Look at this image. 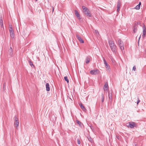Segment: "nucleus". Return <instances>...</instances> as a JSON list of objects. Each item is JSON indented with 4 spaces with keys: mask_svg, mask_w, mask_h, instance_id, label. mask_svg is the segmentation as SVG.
Returning a JSON list of instances; mask_svg holds the SVG:
<instances>
[{
    "mask_svg": "<svg viewBox=\"0 0 146 146\" xmlns=\"http://www.w3.org/2000/svg\"><path fill=\"white\" fill-rule=\"evenodd\" d=\"M108 43L111 51L114 53H115L116 51V46L115 44L114 41L112 40H109Z\"/></svg>",
    "mask_w": 146,
    "mask_h": 146,
    "instance_id": "nucleus-1",
    "label": "nucleus"
},
{
    "mask_svg": "<svg viewBox=\"0 0 146 146\" xmlns=\"http://www.w3.org/2000/svg\"><path fill=\"white\" fill-rule=\"evenodd\" d=\"M118 45L121 50H123L124 49V44L123 42L121 39H119L118 41Z\"/></svg>",
    "mask_w": 146,
    "mask_h": 146,
    "instance_id": "nucleus-2",
    "label": "nucleus"
},
{
    "mask_svg": "<svg viewBox=\"0 0 146 146\" xmlns=\"http://www.w3.org/2000/svg\"><path fill=\"white\" fill-rule=\"evenodd\" d=\"M14 121V124L16 125V127H17L19 125V122L18 120V118L15 115L13 118Z\"/></svg>",
    "mask_w": 146,
    "mask_h": 146,
    "instance_id": "nucleus-3",
    "label": "nucleus"
},
{
    "mask_svg": "<svg viewBox=\"0 0 146 146\" xmlns=\"http://www.w3.org/2000/svg\"><path fill=\"white\" fill-rule=\"evenodd\" d=\"M99 70L97 69H95L94 70H91L90 71V73L92 75H96L99 73Z\"/></svg>",
    "mask_w": 146,
    "mask_h": 146,
    "instance_id": "nucleus-4",
    "label": "nucleus"
},
{
    "mask_svg": "<svg viewBox=\"0 0 146 146\" xmlns=\"http://www.w3.org/2000/svg\"><path fill=\"white\" fill-rule=\"evenodd\" d=\"M129 126L131 128H133L134 127H136L137 125L134 122L131 121L129 123Z\"/></svg>",
    "mask_w": 146,
    "mask_h": 146,
    "instance_id": "nucleus-5",
    "label": "nucleus"
},
{
    "mask_svg": "<svg viewBox=\"0 0 146 146\" xmlns=\"http://www.w3.org/2000/svg\"><path fill=\"white\" fill-rule=\"evenodd\" d=\"M10 35L12 38H14V33L13 30L11 27L10 28V29H9Z\"/></svg>",
    "mask_w": 146,
    "mask_h": 146,
    "instance_id": "nucleus-6",
    "label": "nucleus"
},
{
    "mask_svg": "<svg viewBox=\"0 0 146 146\" xmlns=\"http://www.w3.org/2000/svg\"><path fill=\"white\" fill-rule=\"evenodd\" d=\"M76 37L81 43H84V41L81 37L78 34H76Z\"/></svg>",
    "mask_w": 146,
    "mask_h": 146,
    "instance_id": "nucleus-7",
    "label": "nucleus"
},
{
    "mask_svg": "<svg viewBox=\"0 0 146 146\" xmlns=\"http://www.w3.org/2000/svg\"><path fill=\"white\" fill-rule=\"evenodd\" d=\"M103 59L104 60V64L105 65L106 67L108 70L110 69V66L108 65V63L106 62V61L104 57L103 58Z\"/></svg>",
    "mask_w": 146,
    "mask_h": 146,
    "instance_id": "nucleus-8",
    "label": "nucleus"
},
{
    "mask_svg": "<svg viewBox=\"0 0 146 146\" xmlns=\"http://www.w3.org/2000/svg\"><path fill=\"white\" fill-rule=\"evenodd\" d=\"M75 15L77 17L79 21H80L81 18L80 17V15L79 13L76 10H75Z\"/></svg>",
    "mask_w": 146,
    "mask_h": 146,
    "instance_id": "nucleus-9",
    "label": "nucleus"
},
{
    "mask_svg": "<svg viewBox=\"0 0 146 146\" xmlns=\"http://www.w3.org/2000/svg\"><path fill=\"white\" fill-rule=\"evenodd\" d=\"M143 32L142 34V37L144 38L146 34V29L145 25L143 27Z\"/></svg>",
    "mask_w": 146,
    "mask_h": 146,
    "instance_id": "nucleus-10",
    "label": "nucleus"
},
{
    "mask_svg": "<svg viewBox=\"0 0 146 146\" xmlns=\"http://www.w3.org/2000/svg\"><path fill=\"white\" fill-rule=\"evenodd\" d=\"M139 24L138 22H137V23H135L134 24V25L133 27V32L134 33H135L137 31V25Z\"/></svg>",
    "mask_w": 146,
    "mask_h": 146,
    "instance_id": "nucleus-11",
    "label": "nucleus"
},
{
    "mask_svg": "<svg viewBox=\"0 0 146 146\" xmlns=\"http://www.w3.org/2000/svg\"><path fill=\"white\" fill-rule=\"evenodd\" d=\"M86 16H88V17H91L92 15V14L91 13L90 10L89 9L88 11H86V12H85L84 13Z\"/></svg>",
    "mask_w": 146,
    "mask_h": 146,
    "instance_id": "nucleus-12",
    "label": "nucleus"
},
{
    "mask_svg": "<svg viewBox=\"0 0 146 146\" xmlns=\"http://www.w3.org/2000/svg\"><path fill=\"white\" fill-rule=\"evenodd\" d=\"M8 54L10 56L12 57L13 56V49L11 47H10L8 51Z\"/></svg>",
    "mask_w": 146,
    "mask_h": 146,
    "instance_id": "nucleus-13",
    "label": "nucleus"
},
{
    "mask_svg": "<svg viewBox=\"0 0 146 146\" xmlns=\"http://www.w3.org/2000/svg\"><path fill=\"white\" fill-rule=\"evenodd\" d=\"M103 88L104 91H107L108 90V86L107 82H106L105 83Z\"/></svg>",
    "mask_w": 146,
    "mask_h": 146,
    "instance_id": "nucleus-14",
    "label": "nucleus"
},
{
    "mask_svg": "<svg viewBox=\"0 0 146 146\" xmlns=\"http://www.w3.org/2000/svg\"><path fill=\"white\" fill-rule=\"evenodd\" d=\"M79 105L80 106V108L84 111H86V109L85 107L84 106V105L82 104V103H80L79 104Z\"/></svg>",
    "mask_w": 146,
    "mask_h": 146,
    "instance_id": "nucleus-15",
    "label": "nucleus"
},
{
    "mask_svg": "<svg viewBox=\"0 0 146 146\" xmlns=\"http://www.w3.org/2000/svg\"><path fill=\"white\" fill-rule=\"evenodd\" d=\"M82 8L83 9V12L84 13L85 12H86V11H88V10H89L87 7L84 6H82Z\"/></svg>",
    "mask_w": 146,
    "mask_h": 146,
    "instance_id": "nucleus-16",
    "label": "nucleus"
},
{
    "mask_svg": "<svg viewBox=\"0 0 146 146\" xmlns=\"http://www.w3.org/2000/svg\"><path fill=\"white\" fill-rule=\"evenodd\" d=\"M46 90L47 91L50 90L49 84L48 83H46Z\"/></svg>",
    "mask_w": 146,
    "mask_h": 146,
    "instance_id": "nucleus-17",
    "label": "nucleus"
},
{
    "mask_svg": "<svg viewBox=\"0 0 146 146\" xmlns=\"http://www.w3.org/2000/svg\"><path fill=\"white\" fill-rule=\"evenodd\" d=\"M108 97L109 99L110 102L112 101V96L111 93L110 94L109 92H108Z\"/></svg>",
    "mask_w": 146,
    "mask_h": 146,
    "instance_id": "nucleus-18",
    "label": "nucleus"
},
{
    "mask_svg": "<svg viewBox=\"0 0 146 146\" xmlns=\"http://www.w3.org/2000/svg\"><path fill=\"white\" fill-rule=\"evenodd\" d=\"M90 61V57L89 56H88L86 57V60H85V62L87 64H88L89 63Z\"/></svg>",
    "mask_w": 146,
    "mask_h": 146,
    "instance_id": "nucleus-19",
    "label": "nucleus"
},
{
    "mask_svg": "<svg viewBox=\"0 0 146 146\" xmlns=\"http://www.w3.org/2000/svg\"><path fill=\"white\" fill-rule=\"evenodd\" d=\"M87 138L88 140L91 142H92V141H93V140L92 139V138L90 136H88L87 137Z\"/></svg>",
    "mask_w": 146,
    "mask_h": 146,
    "instance_id": "nucleus-20",
    "label": "nucleus"
},
{
    "mask_svg": "<svg viewBox=\"0 0 146 146\" xmlns=\"http://www.w3.org/2000/svg\"><path fill=\"white\" fill-rule=\"evenodd\" d=\"M29 64L31 65V66L32 67H34L35 66L33 64V62H31V60H29Z\"/></svg>",
    "mask_w": 146,
    "mask_h": 146,
    "instance_id": "nucleus-21",
    "label": "nucleus"
},
{
    "mask_svg": "<svg viewBox=\"0 0 146 146\" xmlns=\"http://www.w3.org/2000/svg\"><path fill=\"white\" fill-rule=\"evenodd\" d=\"M0 25L3 24V18L1 15L0 16Z\"/></svg>",
    "mask_w": 146,
    "mask_h": 146,
    "instance_id": "nucleus-22",
    "label": "nucleus"
},
{
    "mask_svg": "<svg viewBox=\"0 0 146 146\" xmlns=\"http://www.w3.org/2000/svg\"><path fill=\"white\" fill-rule=\"evenodd\" d=\"M101 96H102V98H101L102 102V103H103L104 102V96L103 93H102V94Z\"/></svg>",
    "mask_w": 146,
    "mask_h": 146,
    "instance_id": "nucleus-23",
    "label": "nucleus"
},
{
    "mask_svg": "<svg viewBox=\"0 0 146 146\" xmlns=\"http://www.w3.org/2000/svg\"><path fill=\"white\" fill-rule=\"evenodd\" d=\"M121 1L120 0H118L117 2V7H120Z\"/></svg>",
    "mask_w": 146,
    "mask_h": 146,
    "instance_id": "nucleus-24",
    "label": "nucleus"
},
{
    "mask_svg": "<svg viewBox=\"0 0 146 146\" xmlns=\"http://www.w3.org/2000/svg\"><path fill=\"white\" fill-rule=\"evenodd\" d=\"M76 122L78 124L79 126L81 127L82 126V123L81 122L78 120H76Z\"/></svg>",
    "mask_w": 146,
    "mask_h": 146,
    "instance_id": "nucleus-25",
    "label": "nucleus"
},
{
    "mask_svg": "<svg viewBox=\"0 0 146 146\" xmlns=\"http://www.w3.org/2000/svg\"><path fill=\"white\" fill-rule=\"evenodd\" d=\"M64 79L65 81H66L68 83L69 82V81L67 76H65L64 77Z\"/></svg>",
    "mask_w": 146,
    "mask_h": 146,
    "instance_id": "nucleus-26",
    "label": "nucleus"
},
{
    "mask_svg": "<svg viewBox=\"0 0 146 146\" xmlns=\"http://www.w3.org/2000/svg\"><path fill=\"white\" fill-rule=\"evenodd\" d=\"M135 8L136 9L139 10L140 9V6L138 5L135 7Z\"/></svg>",
    "mask_w": 146,
    "mask_h": 146,
    "instance_id": "nucleus-27",
    "label": "nucleus"
},
{
    "mask_svg": "<svg viewBox=\"0 0 146 146\" xmlns=\"http://www.w3.org/2000/svg\"><path fill=\"white\" fill-rule=\"evenodd\" d=\"M91 129H92V131H93V132H94L95 131V130H94V128L92 126V125H90V126Z\"/></svg>",
    "mask_w": 146,
    "mask_h": 146,
    "instance_id": "nucleus-28",
    "label": "nucleus"
},
{
    "mask_svg": "<svg viewBox=\"0 0 146 146\" xmlns=\"http://www.w3.org/2000/svg\"><path fill=\"white\" fill-rule=\"evenodd\" d=\"M77 143H78V144L79 145L81 143H80V139H78L77 140Z\"/></svg>",
    "mask_w": 146,
    "mask_h": 146,
    "instance_id": "nucleus-29",
    "label": "nucleus"
},
{
    "mask_svg": "<svg viewBox=\"0 0 146 146\" xmlns=\"http://www.w3.org/2000/svg\"><path fill=\"white\" fill-rule=\"evenodd\" d=\"M137 99H138V100L137 101V104H138L140 102V101L139 99V98L138 97H137Z\"/></svg>",
    "mask_w": 146,
    "mask_h": 146,
    "instance_id": "nucleus-30",
    "label": "nucleus"
},
{
    "mask_svg": "<svg viewBox=\"0 0 146 146\" xmlns=\"http://www.w3.org/2000/svg\"><path fill=\"white\" fill-rule=\"evenodd\" d=\"M133 70L135 71L136 70V67L135 66H134L133 68Z\"/></svg>",
    "mask_w": 146,
    "mask_h": 146,
    "instance_id": "nucleus-31",
    "label": "nucleus"
},
{
    "mask_svg": "<svg viewBox=\"0 0 146 146\" xmlns=\"http://www.w3.org/2000/svg\"><path fill=\"white\" fill-rule=\"evenodd\" d=\"M117 12H119V9H120V7H117Z\"/></svg>",
    "mask_w": 146,
    "mask_h": 146,
    "instance_id": "nucleus-32",
    "label": "nucleus"
},
{
    "mask_svg": "<svg viewBox=\"0 0 146 146\" xmlns=\"http://www.w3.org/2000/svg\"><path fill=\"white\" fill-rule=\"evenodd\" d=\"M141 35L140 36L139 38V40H138V44H139V39H140V38H141Z\"/></svg>",
    "mask_w": 146,
    "mask_h": 146,
    "instance_id": "nucleus-33",
    "label": "nucleus"
},
{
    "mask_svg": "<svg viewBox=\"0 0 146 146\" xmlns=\"http://www.w3.org/2000/svg\"><path fill=\"white\" fill-rule=\"evenodd\" d=\"M111 61L113 63L115 61L114 59L113 58L111 59Z\"/></svg>",
    "mask_w": 146,
    "mask_h": 146,
    "instance_id": "nucleus-34",
    "label": "nucleus"
},
{
    "mask_svg": "<svg viewBox=\"0 0 146 146\" xmlns=\"http://www.w3.org/2000/svg\"><path fill=\"white\" fill-rule=\"evenodd\" d=\"M1 25V28H3V29H4V27H3V24H1V25Z\"/></svg>",
    "mask_w": 146,
    "mask_h": 146,
    "instance_id": "nucleus-35",
    "label": "nucleus"
},
{
    "mask_svg": "<svg viewBox=\"0 0 146 146\" xmlns=\"http://www.w3.org/2000/svg\"><path fill=\"white\" fill-rule=\"evenodd\" d=\"M95 32L96 34H97V33H98V34H99V32H98V31L97 30H95Z\"/></svg>",
    "mask_w": 146,
    "mask_h": 146,
    "instance_id": "nucleus-36",
    "label": "nucleus"
},
{
    "mask_svg": "<svg viewBox=\"0 0 146 146\" xmlns=\"http://www.w3.org/2000/svg\"><path fill=\"white\" fill-rule=\"evenodd\" d=\"M141 5V2H140L139 3V4H138V5H139L140 6V5Z\"/></svg>",
    "mask_w": 146,
    "mask_h": 146,
    "instance_id": "nucleus-37",
    "label": "nucleus"
},
{
    "mask_svg": "<svg viewBox=\"0 0 146 146\" xmlns=\"http://www.w3.org/2000/svg\"><path fill=\"white\" fill-rule=\"evenodd\" d=\"M5 86V83H4L3 84V87H4Z\"/></svg>",
    "mask_w": 146,
    "mask_h": 146,
    "instance_id": "nucleus-38",
    "label": "nucleus"
},
{
    "mask_svg": "<svg viewBox=\"0 0 146 146\" xmlns=\"http://www.w3.org/2000/svg\"><path fill=\"white\" fill-rule=\"evenodd\" d=\"M35 0L36 1H37V0Z\"/></svg>",
    "mask_w": 146,
    "mask_h": 146,
    "instance_id": "nucleus-39",
    "label": "nucleus"
}]
</instances>
